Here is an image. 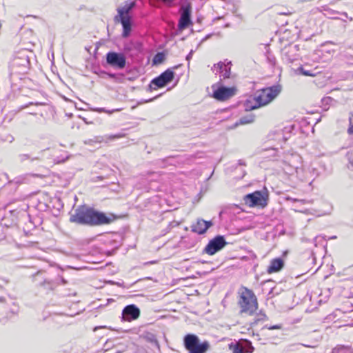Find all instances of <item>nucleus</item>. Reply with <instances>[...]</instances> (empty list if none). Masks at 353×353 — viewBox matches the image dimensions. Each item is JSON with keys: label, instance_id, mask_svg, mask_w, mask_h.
<instances>
[{"label": "nucleus", "instance_id": "1", "mask_svg": "<svg viewBox=\"0 0 353 353\" xmlns=\"http://www.w3.org/2000/svg\"><path fill=\"white\" fill-rule=\"evenodd\" d=\"M114 219L112 214L107 216L105 213L94 211L85 205H80L70 215V221L80 225H97L110 223Z\"/></svg>", "mask_w": 353, "mask_h": 353}, {"label": "nucleus", "instance_id": "4", "mask_svg": "<svg viewBox=\"0 0 353 353\" xmlns=\"http://www.w3.org/2000/svg\"><path fill=\"white\" fill-rule=\"evenodd\" d=\"M134 6L135 1H127L123 7L117 9L118 15L114 17V20L121 23L123 29L122 33L123 37H128L130 33L131 17L129 13Z\"/></svg>", "mask_w": 353, "mask_h": 353}, {"label": "nucleus", "instance_id": "21", "mask_svg": "<svg viewBox=\"0 0 353 353\" xmlns=\"http://www.w3.org/2000/svg\"><path fill=\"white\" fill-rule=\"evenodd\" d=\"M90 110L97 112H105L109 114L113 113L115 111H119V110H107L103 108H92Z\"/></svg>", "mask_w": 353, "mask_h": 353}, {"label": "nucleus", "instance_id": "31", "mask_svg": "<svg viewBox=\"0 0 353 353\" xmlns=\"http://www.w3.org/2000/svg\"><path fill=\"white\" fill-rule=\"evenodd\" d=\"M40 274H41V272H38L35 274V276H34L35 281H37V280L39 279V277Z\"/></svg>", "mask_w": 353, "mask_h": 353}, {"label": "nucleus", "instance_id": "37", "mask_svg": "<svg viewBox=\"0 0 353 353\" xmlns=\"http://www.w3.org/2000/svg\"><path fill=\"white\" fill-rule=\"evenodd\" d=\"M62 282H63V283H66V281H65L63 279H62Z\"/></svg>", "mask_w": 353, "mask_h": 353}, {"label": "nucleus", "instance_id": "35", "mask_svg": "<svg viewBox=\"0 0 353 353\" xmlns=\"http://www.w3.org/2000/svg\"><path fill=\"white\" fill-rule=\"evenodd\" d=\"M330 239H336V236H332Z\"/></svg>", "mask_w": 353, "mask_h": 353}, {"label": "nucleus", "instance_id": "7", "mask_svg": "<svg viewBox=\"0 0 353 353\" xmlns=\"http://www.w3.org/2000/svg\"><path fill=\"white\" fill-rule=\"evenodd\" d=\"M107 63L113 68L123 69L125 66V57L122 53L110 52L106 54Z\"/></svg>", "mask_w": 353, "mask_h": 353}, {"label": "nucleus", "instance_id": "27", "mask_svg": "<svg viewBox=\"0 0 353 353\" xmlns=\"http://www.w3.org/2000/svg\"><path fill=\"white\" fill-rule=\"evenodd\" d=\"M287 200L292 201L293 202L299 201V202H301V203H303V204L310 203V201H306V200H299L297 199H292V198H290V197H288Z\"/></svg>", "mask_w": 353, "mask_h": 353}, {"label": "nucleus", "instance_id": "34", "mask_svg": "<svg viewBox=\"0 0 353 353\" xmlns=\"http://www.w3.org/2000/svg\"><path fill=\"white\" fill-rule=\"evenodd\" d=\"M349 162L351 164V165L353 167V159H350Z\"/></svg>", "mask_w": 353, "mask_h": 353}, {"label": "nucleus", "instance_id": "24", "mask_svg": "<svg viewBox=\"0 0 353 353\" xmlns=\"http://www.w3.org/2000/svg\"><path fill=\"white\" fill-rule=\"evenodd\" d=\"M163 59V54L162 53H158L154 58V63H160Z\"/></svg>", "mask_w": 353, "mask_h": 353}, {"label": "nucleus", "instance_id": "25", "mask_svg": "<svg viewBox=\"0 0 353 353\" xmlns=\"http://www.w3.org/2000/svg\"><path fill=\"white\" fill-rule=\"evenodd\" d=\"M267 60L272 66H274L276 64V59L274 57L268 56Z\"/></svg>", "mask_w": 353, "mask_h": 353}, {"label": "nucleus", "instance_id": "26", "mask_svg": "<svg viewBox=\"0 0 353 353\" xmlns=\"http://www.w3.org/2000/svg\"><path fill=\"white\" fill-rule=\"evenodd\" d=\"M347 132L350 134H353V121L352 118H350V127L347 129Z\"/></svg>", "mask_w": 353, "mask_h": 353}, {"label": "nucleus", "instance_id": "17", "mask_svg": "<svg viewBox=\"0 0 353 353\" xmlns=\"http://www.w3.org/2000/svg\"><path fill=\"white\" fill-rule=\"evenodd\" d=\"M283 261L280 259H274L270 261V264L268 268V273L276 272L281 270L283 267Z\"/></svg>", "mask_w": 353, "mask_h": 353}, {"label": "nucleus", "instance_id": "13", "mask_svg": "<svg viewBox=\"0 0 353 353\" xmlns=\"http://www.w3.org/2000/svg\"><path fill=\"white\" fill-rule=\"evenodd\" d=\"M124 320L130 321L137 319L140 315L139 309L134 305H129L124 307L122 312Z\"/></svg>", "mask_w": 353, "mask_h": 353}, {"label": "nucleus", "instance_id": "22", "mask_svg": "<svg viewBox=\"0 0 353 353\" xmlns=\"http://www.w3.org/2000/svg\"><path fill=\"white\" fill-rule=\"evenodd\" d=\"M301 73L305 76H314V73L310 70H305L303 67H300L299 68Z\"/></svg>", "mask_w": 353, "mask_h": 353}, {"label": "nucleus", "instance_id": "2", "mask_svg": "<svg viewBox=\"0 0 353 353\" xmlns=\"http://www.w3.org/2000/svg\"><path fill=\"white\" fill-rule=\"evenodd\" d=\"M280 92L281 88L278 85H274L259 90L255 93L253 98L247 99L245 101V110L246 111H250L268 104L276 97Z\"/></svg>", "mask_w": 353, "mask_h": 353}, {"label": "nucleus", "instance_id": "16", "mask_svg": "<svg viewBox=\"0 0 353 353\" xmlns=\"http://www.w3.org/2000/svg\"><path fill=\"white\" fill-rule=\"evenodd\" d=\"M299 46L297 45H290L285 48L284 57L290 63L298 59L299 54Z\"/></svg>", "mask_w": 353, "mask_h": 353}, {"label": "nucleus", "instance_id": "12", "mask_svg": "<svg viewBox=\"0 0 353 353\" xmlns=\"http://www.w3.org/2000/svg\"><path fill=\"white\" fill-rule=\"evenodd\" d=\"M212 225V221H207L202 219H198L196 222L191 225V230L198 234H203L205 233L208 228Z\"/></svg>", "mask_w": 353, "mask_h": 353}, {"label": "nucleus", "instance_id": "3", "mask_svg": "<svg viewBox=\"0 0 353 353\" xmlns=\"http://www.w3.org/2000/svg\"><path fill=\"white\" fill-rule=\"evenodd\" d=\"M238 304L240 312L252 315L258 307L257 299L254 292L248 288H243L239 292Z\"/></svg>", "mask_w": 353, "mask_h": 353}, {"label": "nucleus", "instance_id": "36", "mask_svg": "<svg viewBox=\"0 0 353 353\" xmlns=\"http://www.w3.org/2000/svg\"><path fill=\"white\" fill-rule=\"evenodd\" d=\"M3 297H0V302H3Z\"/></svg>", "mask_w": 353, "mask_h": 353}, {"label": "nucleus", "instance_id": "32", "mask_svg": "<svg viewBox=\"0 0 353 353\" xmlns=\"http://www.w3.org/2000/svg\"><path fill=\"white\" fill-rule=\"evenodd\" d=\"M46 282H47L48 284H50V282L49 281H47V280L45 279L43 282L40 283V285H44L45 283H46Z\"/></svg>", "mask_w": 353, "mask_h": 353}, {"label": "nucleus", "instance_id": "20", "mask_svg": "<svg viewBox=\"0 0 353 353\" xmlns=\"http://www.w3.org/2000/svg\"><path fill=\"white\" fill-rule=\"evenodd\" d=\"M230 349L232 351L233 353H244L245 352L243 347H242L239 343H236L234 345H230Z\"/></svg>", "mask_w": 353, "mask_h": 353}, {"label": "nucleus", "instance_id": "18", "mask_svg": "<svg viewBox=\"0 0 353 353\" xmlns=\"http://www.w3.org/2000/svg\"><path fill=\"white\" fill-rule=\"evenodd\" d=\"M255 116L253 114H250L248 115L242 117L240 118L239 121L236 123L235 125H244L251 123L254 121Z\"/></svg>", "mask_w": 353, "mask_h": 353}, {"label": "nucleus", "instance_id": "10", "mask_svg": "<svg viewBox=\"0 0 353 353\" xmlns=\"http://www.w3.org/2000/svg\"><path fill=\"white\" fill-rule=\"evenodd\" d=\"M236 93V88L219 87L213 92V97L218 101H223L233 97Z\"/></svg>", "mask_w": 353, "mask_h": 353}, {"label": "nucleus", "instance_id": "9", "mask_svg": "<svg viewBox=\"0 0 353 353\" xmlns=\"http://www.w3.org/2000/svg\"><path fill=\"white\" fill-rule=\"evenodd\" d=\"M226 244L227 243L223 236H216L209 241L205 248V252L210 255H212L221 250Z\"/></svg>", "mask_w": 353, "mask_h": 353}, {"label": "nucleus", "instance_id": "15", "mask_svg": "<svg viewBox=\"0 0 353 353\" xmlns=\"http://www.w3.org/2000/svg\"><path fill=\"white\" fill-rule=\"evenodd\" d=\"M231 61L225 62L220 61L217 64H214L212 70L217 68L221 73V80L228 79L230 75Z\"/></svg>", "mask_w": 353, "mask_h": 353}, {"label": "nucleus", "instance_id": "11", "mask_svg": "<svg viewBox=\"0 0 353 353\" xmlns=\"http://www.w3.org/2000/svg\"><path fill=\"white\" fill-rule=\"evenodd\" d=\"M174 78V72L171 70H167L161 74L158 77L154 79L152 81V83L157 86L158 88H162L167 83L172 81Z\"/></svg>", "mask_w": 353, "mask_h": 353}, {"label": "nucleus", "instance_id": "14", "mask_svg": "<svg viewBox=\"0 0 353 353\" xmlns=\"http://www.w3.org/2000/svg\"><path fill=\"white\" fill-rule=\"evenodd\" d=\"M123 137H124V134H121V133L112 134V135H107L105 137L98 136V137H95L94 139H90L84 141V143L85 145H92L93 143H102V142L108 143L110 141H114V139H120Z\"/></svg>", "mask_w": 353, "mask_h": 353}, {"label": "nucleus", "instance_id": "5", "mask_svg": "<svg viewBox=\"0 0 353 353\" xmlns=\"http://www.w3.org/2000/svg\"><path fill=\"white\" fill-rule=\"evenodd\" d=\"M184 346L189 353H205L210 344L208 341L199 343V339L196 335L188 334L184 337Z\"/></svg>", "mask_w": 353, "mask_h": 353}, {"label": "nucleus", "instance_id": "33", "mask_svg": "<svg viewBox=\"0 0 353 353\" xmlns=\"http://www.w3.org/2000/svg\"><path fill=\"white\" fill-rule=\"evenodd\" d=\"M104 327H105V326L95 327L94 329V331H96L97 330H98L99 328H104Z\"/></svg>", "mask_w": 353, "mask_h": 353}, {"label": "nucleus", "instance_id": "28", "mask_svg": "<svg viewBox=\"0 0 353 353\" xmlns=\"http://www.w3.org/2000/svg\"><path fill=\"white\" fill-rule=\"evenodd\" d=\"M265 327H267L269 330H277V329H281V326L279 325H276L270 326V327L265 326Z\"/></svg>", "mask_w": 353, "mask_h": 353}, {"label": "nucleus", "instance_id": "29", "mask_svg": "<svg viewBox=\"0 0 353 353\" xmlns=\"http://www.w3.org/2000/svg\"><path fill=\"white\" fill-rule=\"evenodd\" d=\"M192 54H193V50H191L189 52V54L186 56V59L188 61H190L192 59Z\"/></svg>", "mask_w": 353, "mask_h": 353}, {"label": "nucleus", "instance_id": "23", "mask_svg": "<svg viewBox=\"0 0 353 353\" xmlns=\"http://www.w3.org/2000/svg\"><path fill=\"white\" fill-rule=\"evenodd\" d=\"M338 351L339 353H350V350L344 347H338L334 350V352Z\"/></svg>", "mask_w": 353, "mask_h": 353}, {"label": "nucleus", "instance_id": "19", "mask_svg": "<svg viewBox=\"0 0 353 353\" xmlns=\"http://www.w3.org/2000/svg\"><path fill=\"white\" fill-rule=\"evenodd\" d=\"M268 319L267 316L265 314L263 313L262 312H260L258 313L254 319V321L252 323V325H256L260 321H264Z\"/></svg>", "mask_w": 353, "mask_h": 353}, {"label": "nucleus", "instance_id": "6", "mask_svg": "<svg viewBox=\"0 0 353 353\" xmlns=\"http://www.w3.org/2000/svg\"><path fill=\"white\" fill-rule=\"evenodd\" d=\"M180 18L178 23L179 30H184L192 24L191 21L192 5L190 2H183L180 8Z\"/></svg>", "mask_w": 353, "mask_h": 353}, {"label": "nucleus", "instance_id": "8", "mask_svg": "<svg viewBox=\"0 0 353 353\" xmlns=\"http://www.w3.org/2000/svg\"><path fill=\"white\" fill-rule=\"evenodd\" d=\"M244 201L246 205L250 207L261 206L267 205L266 199L264 195L259 191H256L252 194L245 196Z\"/></svg>", "mask_w": 353, "mask_h": 353}, {"label": "nucleus", "instance_id": "30", "mask_svg": "<svg viewBox=\"0 0 353 353\" xmlns=\"http://www.w3.org/2000/svg\"><path fill=\"white\" fill-rule=\"evenodd\" d=\"M28 159H29V156L28 154H22V155H21V159L22 161H24V160Z\"/></svg>", "mask_w": 353, "mask_h": 353}, {"label": "nucleus", "instance_id": "38", "mask_svg": "<svg viewBox=\"0 0 353 353\" xmlns=\"http://www.w3.org/2000/svg\"><path fill=\"white\" fill-rule=\"evenodd\" d=\"M281 135H282V133H281V132H279V136H280V137H281Z\"/></svg>", "mask_w": 353, "mask_h": 353}]
</instances>
